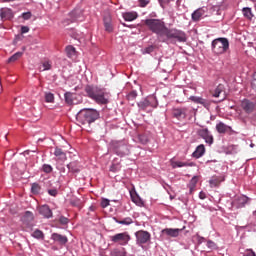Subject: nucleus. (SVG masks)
<instances>
[{"instance_id": "1", "label": "nucleus", "mask_w": 256, "mask_h": 256, "mask_svg": "<svg viewBox=\"0 0 256 256\" xmlns=\"http://www.w3.org/2000/svg\"><path fill=\"white\" fill-rule=\"evenodd\" d=\"M144 24L149 31L156 35L160 43H171L172 45L187 43V33L185 31L177 28H169L160 19H146Z\"/></svg>"}, {"instance_id": "2", "label": "nucleus", "mask_w": 256, "mask_h": 256, "mask_svg": "<svg viewBox=\"0 0 256 256\" xmlns=\"http://www.w3.org/2000/svg\"><path fill=\"white\" fill-rule=\"evenodd\" d=\"M86 97L95 101L97 105H107L111 95L105 90L97 85H86L84 88Z\"/></svg>"}, {"instance_id": "3", "label": "nucleus", "mask_w": 256, "mask_h": 256, "mask_svg": "<svg viewBox=\"0 0 256 256\" xmlns=\"http://www.w3.org/2000/svg\"><path fill=\"white\" fill-rule=\"evenodd\" d=\"M99 119V111L92 108H84L80 110L76 115V120L81 125H91Z\"/></svg>"}, {"instance_id": "4", "label": "nucleus", "mask_w": 256, "mask_h": 256, "mask_svg": "<svg viewBox=\"0 0 256 256\" xmlns=\"http://www.w3.org/2000/svg\"><path fill=\"white\" fill-rule=\"evenodd\" d=\"M110 151H112V153H115V155H118V157H125L131 153V150L129 149V144H127V142L123 140L111 142Z\"/></svg>"}, {"instance_id": "5", "label": "nucleus", "mask_w": 256, "mask_h": 256, "mask_svg": "<svg viewBox=\"0 0 256 256\" xmlns=\"http://www.w3.org/2000/svg\"><path fill=\"white\" fill-rule=\"evenodd\" d=\"M229 49V40L227 38H217L212 41V51L215 55H223Z\"/></svg>"}, {"instance_id": "6", "label": "nucleus", "mask_w": 256, "mask_h": 256, "mask_svg": "<svg viewBox=\"0 0 256 256\" xmlns=\"http://www.w3.org/2000/svg\"><path fill=\"white\" fill-rule=\"evenodd\" d=\"M157 105H159L157 102V98L153 96H149L137 103V106L140 111H147L149 107H153V109H155L157 108Z\"/></svg>"}, {"instance_id": "7", "label": "nucleus", "mask_w": 256, "mask_h": 256, "mask_svg": "<svg viewBox=\"0 0 256 256\" xmlns=\"http://www.w3.org/2000/svg\"><path fill=\"white\" fill-rule=\"evenodd\" d=\"M112 243H118L119 245H127L131 241V236L127 232L118 233L110 237Z\"/></svg>"}, {"instance_id": "8", "label": "nucleus", "mask_w": 256, "mask_h": 256, "mask_svg": "<svg viewBox=\"0 0 256 256\" xmlns=\"http://www.w3.org/2000/svg\"><path fill=\"white\" fill-rule=\"evenodd\" d=\"M137 245H145L151 241V233L145 230H139L135 233Z\"/></svg>"}, {"instance_id": "9", "label": "nucleus", "mask_w": 256, "mask_h": 256, "mask_svg": "<svg viewBox=\"0 0 256 256\" xmlns=\"http://www.w3.org/2000/svg\"><path fill=\"white\" fill-rule=\"evenodd\" d=\"M198 137H201V139H204L205 143L208 145H213L215 142V139L213 138V134H211V131H209V128H202L197 130Z\"/></svg>"}, {"instance_id": "10", "label": "nucleus", "mask_w": 256, "mask_h": 256, "mask_svg": "<svg viewBox=\"0 0 256 256\" xmlns=\"http://www.w3.org/2000/svg\"><path fill=\"white\" fill-rule=\"evenodd\" d=\"M85 16H83V10L81 9H74L68 16L67 24L69 23H77V21H84Z\"/></svg>"}, {"instance_id": "11", "label": "nucleus", "mask_w": 256, "mask_h": 256, "mask_svg": "<svg viewBox=\"0 0 256 256\" xmlns=\"http://www.w3.org/2000/svg\"><path fill=\"white\" fill-rule=\"evenodd\" d=\"M249 201H251V199H249V197L245 195L238 196L236 199L233 200L232 206L236 209H243L245 205L249 204Z\"/></svg>"}, {"instance_id": "12", "label": "nucleus", "mask_w": 256, "mask_h": 256, "mask_svg": "<svg viewBox=\"0 0 256 256\" xmlns=\"http://www.w3.org/2000/svg\"><path fill=\"white\" fill-rule=\"evenodd\" d=\"M189 110L187 107H182V108H174L172 110V115L175 117V119H178V121H183V119H187V112Z\"/></svg>"}, {"instance_id": "13", "label": "nucleus", "mask_w": 256, "mask_h": 256, "mask_svg": "<svg viewBox=\"0 0 256 256\" xmlns=\"http://www.w3.org/2000/svg\"><path fill=\"white\" fill-rule=\"evenodd\" d=\"M183 229H185V227H183L182 229L179 228H165L163 230H161V236L162 237H179V233H181V231H183Z\"/></svg>"}, {"instance_id": "14", "label": "nucleus", "mask_w": 256, "mask_h": 256, "mask_svg": "<svg viewBox=\"0 0 256 256\" xmlns=\"http://www.w3.org/2000/svg\"><path fill=\"white\" fill-rule=\"evenodd\" d=\"M216 131L220 135H225V133H233V128L223 122L216 124Z\"/></svg>"}, {"instance_id": "15", "label": "nucleus", "mask_w": 256, "mask_h": 256, "mask_svg": "<svg viewBox=\"0 0 256 256\" xmlns=\"http://www.w3.org/2000/svg\"><path fill=\"white\" fill-rule=\"evenodd\" d=\"M34 220H35V216L31 211H26L22 216V222L24 225H26V227H33Z\"/></svg>"}, {"instance_id": "16", "label": "nucleus", "mask_w": 256, "mask_h": 256, "mask_svg": "<svg viewBox=\"0 0 256 256\" xmlns=\"http://www.w3.org/2000/svg\"><path fill=\"white\" fill-rule=\"evenodd\" d=\"M52 241L58 243V245H67L69 239L65 235H61L59 233H53L51 235Z\"/></svg>"}, {"instance_id": "17", "label": "nucleus", "mask_w": 256, "mask_h": 256, "mask_svg": "<svg viewBox=\"0 0 256 256\" xmlns=\"http://www.w3.org/2000/svg\"><path fill=\"white\" fill-rule=\"evenodd\" d=\"M38 212L45 217V219H51L53 217V211L49 205L45 204L38 208Z\"/></svg>"}, {"instance_id": "18", "label": "nucleus", "mask_w": 256, "mask_h": 256, "mask_svg": "<svg viewBox=\"0 0 256 256\" xmlns=\"http://www.w3.org/2000/svg\"><path fill=\"white\" fill-rule=\"evenodd\" d=\"M0 17H1L2 21H7L10 19H13V17H14L13 10H11V8H1L0 9Z\"/></svg>"}, {"instance_id": "19", "label": "nucleus", "mask_w": 256, "mask_h": 256, "mask_svg": "<svg viewBox=\"0 0 256 256\" xmlns=\"http://www.w3.org/2000/svg\"><path fill=\"white\" fill-rule=\"evenodd\" d=\"M242 109L245 111V113H253V111H255V102L244 99L242 101Z\"/></svg>"}, {"instance_id": "20", "label": "nucleus", "mask_w": 256, "mask_h": 256, "mask_svg": "<svg viewBox=\"0 0 256 256\" xmlns=\"http://www.w3.org/2000/svg\"><path fill=\"white\" fill-rule=\"evenodd\" d=\"M197 183H199V177L198 176H193L192 179L190 180V182L187 185L190 195H193V193L195 192V189L197 187Z\"/></svg>"}, {"instance_id": "21", "label": "nucleus", "mask_w": 256, "mask_h": 256, "mask_svg": "<svg viewBox=\"0 0 256 256\" xmlns=\"http://www.w3.org/2000/svg\"><path fill=\"white\" fill-rule=\"evenodd\" d=\"M103 21H104L105 31H107L108 33H112L113 24L111 23V15L107 14L106 16H104Z\"/></svg>"}, {"instance_id": "22", "label": "nucleus", "mask_w": 256, "mask_h": 256, "mask_svg": "<svg viewBox=\"0 0 256 256\" xmlns=\"http://www.w3.org/2000/svg\"><path fill=\"white\" fill-rule=\"evenodd\" d=\"M54 155L58 161H67V154L59 147L55 148Z\"/></svg>"}, {"instance_id": "23", "label": "nucleus", "mask_w": 256, "mask_h": 256, "mask_svg": "<svg viewBox=\"0 0 256 256\" xmlns=\"http://www.w3.org/2000/svg\"><path fill=\"white\" fill-rule=\"evenodd\" d=\"M68 170L70 173H80L81 172V165L77 161L70 162L67 165Z\"/></svg>"}, {"instance_id": "24", "label": "nucleus", "mask_w": 256, "mask_h": 256, "mask_svg": "<svg viewBox=\"0 0 256 256\" xmlns=\"http://www.w3.org/2000/svg\"><path fill=\"white\" fill-rule=\"evenodd\" d=\"M205 155V145L200 144L198 147H196V150L193 152L192 157H195V159H199L200 157H203Z\"/></svg>"}, {"instance_id": "25", "label": "nucleus", "mask_w": 256, "mask_h": 256, "mask_svg": "<svg viewBox=\"0 0 256 256\" xmlns=\"http://www.w3.org/2000/svg\"><path fill=\"white\" fill-rule=\"evenodd\" d=\"M223 181H225V179H223L220 176H213L210 180H209V184L210 187H219L221 185V183H223Z\"/></svg>"}, {"instance_id": "26", "label": "nucleus", "mask_w": 256, "mask_h": 256, "mask_svg": "<svg viewBox=\"0 0 256 256\" xmlns=\"http://www.w3.org/2000/svg\"><path fill=\"white\" fill-rule=\"evenodd\" d=\"M65 103L67 105H75V94L72 92H66L64 94Z\"/></svg>"}, {"instance_id": "27", "label": "nucleus", "mask_w": 256, "mask_h": 256, "mask_svg": "<svg viewBox=\"0 0 256 256\" xmlns=\"http://www.w3.org/2000/svg\"><path fill=\"white\" fill-rule=\"evenodd\" d=\"M110 256H127V251L123 247L114 248L111 250Z\"/></svg>"}, {"instance_id": "28", "label": "nucleus", "mask_w": 256, "mask_h": 256, "mask_svg": "<svg viewBox=\"0 0 256 256\" xmlns=\"http://www.w3.org/2000/svg\"><path fill=\"white\" fill-rule=\"evenodd\" d=\"M203 15H205V11L201 8L197 9L192 13V21H201V17H203Z\"/></svg>"}, {"instance_id": "29", "label": "nucleus", "mask_w": 256, "mask_h": 256, "mask_svg": "<svg viewBox=\"0 0 256 256\" xmlns=\"http://www.w3.org/2000/svg\"><path fill=\"white\" fill-rule=\"evenodd\" d=\"M113 221H115V223H118L119 225H132L133 218L126 217L123 220H119L117 219V217H113Z\"/></svg>"}, {"instance_id": "30", "label": "nucleus", "mask_w": 256, "mask_h": 256, "mask_svg": "<svg viewBox=\"0 0 256 256\" xmlns=\"http://www.w3.org/2000/svg\"><path fill=\"white\" fill-rule=\"evenodd\" d=\"M124 21H135L137 19V13L136 12H126L123 14Z\"/></svg>"}, {"instance_id": "31", "label": "nucleus", "mask_w": 256, "mask_h": 256, "mask_svg": "<svg viewBox=\"0 0 256 256\" xmlns=\"http://www.w3.org/2000/svg\"><path fill=\"white\" fill-rule=\"evenodd\" d=\"M226 8H227V5H225V0H221L220 2H217L214 6H212V10L217 11V13H219L221 9H226Z\"/></svg>"}, {"instance_id": "32", "label": "nucleus", "mask_w": 256, "mask_h": 256, "mask_svg": "<svg viewBox=\"0 0 256 256\" xmlns=\"http://www.w3.org/2000/svg\"><path fill=\"white\" fill-rule=\"evenodd\" d=\"M242 13L246 19H249L250 21L251 19H253V11L251 10V8L249 7L243 8Z\"/></svg>"}, {"instance_id": "33", "label": "nucleus", "mask_w": 256, "mask_h": 256, "mask_svg": "<svg viewBox=\"0 0 256 256\" xmlns=\"http://www.w3.org/2000/svg\"><path fill=\"white\" fill-rule=\"evenodd\" d=\"M70 204L72 205V207H77L78 209H81L83 207V201H81V199L79 198H72L70 200Z\"/></svg>"}, {"instance_id": "34", "label": "nucleus", "mask_w": 256, "mask_h": 256, "mask_svg": "<svg viewBox=\"0 0 256 256\" xmlns=\"http://www.w3.org/2000/svg\"><path fill=\"white\" fill-rule=\"evenodd\" d=\"M31 193L32 195H39V193H41V185H39V183H32Z\"/></svg>"}, {"instance_id": "35", "label": "nucleus", "mask_w": 256, "mask_h": 256, "mask_svg": "<svg viewBox=\"0 0 256 256\" xmlns=\"http://www.w3.org/2000/svg\"><path fill=\"white\" fill-rule=\"evenodd\" d=\"M44 99L46 103H55V95L51 92H45Z\"/></svg>"}, {"instance_id": "36", "label": "nucleus", "mask_w": 256, "mask_h": 256, "mask_svg": "<svg viewBox=\"0 0 256 256\" xmlns=\"http://www.w3.org/2000/svg\"><path fill=\"white\" fill-rule=\"evenodd\" d=\"M138 141L142 145H147L149 143V136L147 134H139Z\"/></svg>"}, {"instance_id": "37", "label": "nucleus", "mask_w": 256, "mask_h": 256, "mask_svg": "<svg viewBox=\"0 0 256 256\" xmlns=\"http://www.w3.org/2000/svg\"><path fill=\"white\" fill-rule=\"evenodd\" d=\"M21 57H23V52H16L8 59V63H15V61L21 59Z\"/></svg>"}, {"instance_id": "38", "label": "nucleus", "mask_w": 256, "mask_h": 256, "mask_svg": "<svg viewBox=\"0 0 256 256\" xmlns=\"http://www.w3.org/2000/svg\"><path fill=\"white\" fill-rule=\"evenodd\" d=\"M32 237H34V239H43L45 237V235L43 234V231L36 229L32 233Z\"/></svg>"}, {"instance_id": "39", "label": "nucleus", "mask_w": 256, "mask_h": 256, "mask_svg": "<svg viewBox=\"0 0 256 256\" xmlns=\"http://www.w3.org/2000/svg\"><path fill=\"white\" fill-rule=\"evenodd\" d=\"M42 67L43 68L40 67V71H49V70H51V67H52L51 61L42 62Z\"/></svg>"}, {"instance_id": "40", "label": "nucleus", "mask_w": 256, "mask_h": 256, "mask_svg": "<svg viewBox=\"0 0 256 256\" xmlns=\"http://www.w3.org/2000/svg\"><path fill=\"white\" fill-rule=\"evenodd\" d=\"M222 93H223V85L220 84L214 90L213 97H220Z\"/></svg>"}, {"instance_id": "41", "label": "nucleus", "mask_w": 256, "mask_h": 256, "mask_svg": "<svg viewBox=\"0 0 256 256\" xmlns=\"http://www.w3.org/2000/svg\"><path fill=\"white\" fill-rule=\"evenodd\" d=\"M66 54H67V57H69V58L73 57V55H75V47L67 46L66 47Z\"/></svg>"}, {"instance_id": "42", "label": "nucleus", "mask_w": 256, "mask_h": 256, "mask_svg": "<svg viewBox=\"0 0 256 256\" xmlns=\"http://www.w3.org/2000/svg\"><path fill=\"white\" fill-rule=\"evenodd\" d=\"M42 171H43L44 173H47V174L53 173V166H52V165H49V164H44V165L42 166Z\"/></svg>"}, {"instance_id": "43", "label": "nucleus", "mask_w": 256, "mask_h": 256, "mask_svg": "<svg viewBox=\"0 0 256 256\" xmlns=\"http://www.w3.org/2000/svg\"><path fill=\"white\" fill-rule=\"evenodd\" d=\"M128 101H135L137 99V91L133 90L127 95Z\"/></svg>"}, {"instance_id": "44", "label": "nucleus", "mask_w": 256, "mask_h": 256, "mask_svg": "<svg viewBox=\"0 0 256 256\" xmlns=\"http://www.w3.org/2000/svg\"><path fill=\"white\" fill-rule=\"evenodd\" d=\"M190 100L193 101L194 103H200L201 105H203V103H205V99H203L201 97H197V96H191Z\"/></svg>"}, {"instance_id": "45", "label": "nucleus", "mask_w": 256, "mask_h": 256, "mask_svg": "<svg viewBox=\"0 0 256 256\" xmlns=\"http://www.w3.org/2000/svg\"><path fill=\"white\" fill-rule=\"evenodd\" d=\"M207 247H208V249L213 251V250L217 249V244H215V242H213L212 240H208Z\"/></svg>"}, {"instance_id": "46", "label": "nucleus", "mask_w": 256, "mask_h": 256, "mask_svg": "<svg viewBox=\"0 0 256 256\" xmlns=\"http://www.w3.org/2000/svg\"><path fill=\"white\" fill-rule=\"evenodd\" d=\"M121 170V166H119V164H112L110 166V171H112V173H117V171Z\"/></svg>"}, {"instance_id": "47", "label": "nucleus", "mask_w": 256, "mask_h": 256, "mask_svg": "<svg viewBox=\"0 0 256 256\" xmlns=\"http://www.w3.org/2000/svg\"><path fill=\"white\" fill-rule=\"evenodd\" d=\"M132 201L136 205H139V207H141V205H143V200H141V198L139 196L132 197Z\"/></svg>"}, {"instance_id": "48", "label": "nucleus", "mask_w": 256, "mask_h": 256, "mask_svg": "<svg viewBox=\"0 0 256 256\" xmlns=\"http://www.w3.org/2000/svg\"><path fill=\"white\" fill-rule=\"evenodd\" d=\"M31 17H33V14L31 12L22 13V19H24L25 21H29V19H31Z\"/></svg>"}, {"instance_id": "49", "label": "nucleus", "mask_w": 256, "mask_h": 256, "mask_svg": "<svg viewBox=\"0 0 256 256\" xmlns=\"http://www.w3.org/2000/svg\"><path fill=\"white\" fill-rule=\"evenodd\" d=\"M109 204H110L109 199L104 198V199H102V201H101V208H102V209H105V208L109 207Z\"/></svg>"}, {"instance_id": "50", "label": "nucleus", "mask_w": 256, "mask_h": 256, "mask_svg": "<svg viewBox=\"0 0 256 256\" xmlns=\"http://www.w3.org/2000/svg\"><path fill=\"white\" fill-rule=\"evenodd\" d=\"M251 88L256 91V72L252 75Z\"/></svg>"}, {"instance_id": "51", "label": "nucleus", "mask_w": 256, "mask_h": 256, "mask_svg": "<svg viewBox=\"0 0 256 256\" xmlns=\"http://www.w3.org/2000/svg\"><path fill=\"white\" fill-rule=\"evenodd\" d=\"M243 256H256V253L253 251V249H246L243 253Z\"/></svg>"}, {"instance_id": "52", "label": "nucleus", "mask_w": 256, "mask_h": 256, "mask_svg": "<svg viewBox=\"0 0 256 256\" xmlns=\"http://www.w3.org/2000/svg\"><path fill=\"white\" fill-rule=\"evenodd\" d=\"M59 223H60L61 225H67V223H69V218H67V217H65V216H61V217L59 218Z\"/></svg>"}, {"instance_id": "53", "label": "nucleus", "mask_w": 256, "mask_h": 256, "mask_svg": "<svg viewBox=\"0 0 256 256\" xmlns=\"http://www.w3.org/2000/svg\"><path fill=\"white\" fill-rule=\"evenodd\" d=\"M158 1L162 9H165V5H169V3H171V0H158Z\"/></svg>"}, {"instance_id": "54", "label": "nucleus", "mask_w": 256, "mask_h": 256, "mask_svg": "<svg viewBox=\"0 0 256 256\" xmlns=\"http://www.w3.org/2000/svg\"><path fill=\"white\" fill-rule=\"evenodd\" d=\"M187 165L186 162L177 161L174 163L173 167H187Z\"/></svg>"}, {"instance_id": "55", "label": "nucleus", "mask_w": 256, "mask_h": 256, "mask_svg": "<svg viewBox=\"0 0 256 256\" xmlns=\"http://www.w3.org/2000/svg\"><path fill=\"white\" fill-rule=\"evenodd\" d=\"M58 191H57V189H49L48 190V195H51V197H57V195H58Z\"/></svg>"}, {"instance_id": "56", "label": "nucleus", "mask_w": 256, "mask_h": 256, "mask_svg": "<svg viewBox=\"0 0 256 256\" xmlns=\"http://www.w3.org/2000/svg\"><path fill=\"white\" fill-rule=\"evenodd\" d=\"M153 51H155V47L154 46H148L144 49V53H153Z\"/></svg>"}, {"instance_id": "57", "label": "nucleus", "mask_w": 256, "mask_h": 256, "mask_svg": "<svg viewBox=\"0 0 256 256\" xmlns=\"http://www.w3.org/2000/svg\"><path fill=\"white\" fill-rule=\"evenodd\" d=\"M141 7H147L149 5V1L147 0H138Z\"/></svg>"}, {"instance_id": "58", "label": "nucleus", "mask_w": 256, "mask_h": 256, "mask_svg": "<svg viewBox=\"0 0 256 256\" xmlns=\"http://www.w3.org/2000/svg\"><path fill=\"white\" fill-rule=\"evenodd\" d=\"M205 241V237L197 235V242L198 245H201V243H203Z\"/></svg>"}, {"instance_id": "59", "label": "nucleus", "mask_w": 256, "mask_h": 256, "mask_svg": "<svg viewBox=\"0 0 256 256\" xmlns=\"http://www.w3.org/2000/svg\"><path fill=\"white\" fill-rule=\"evenodd\" d=\"M21 33L22 34L29 33V26H22L21 27Z\"/></svg>"}, {"instance_id": "60", "label": "nucleus", "mask_w": 256, "mask_h": 256, "mask_svg": "<svg viewBox=\"0 0 256 256\" xmlns=\"http://www.w3.org/2000/svg\"><path fill=\"white\" fill-rule=\"evenodd\" d=\"M199 198H200V199H207V194H205V192L201 191V192L199 193Z\"/></svg>"}, {"instance_id": "61", "label": "nucleus", "mask_w": 256, "mask_h": 256, "mask_svg": "<svg viewBox=\"0 0 256 256\" xmlns=\"http://www.w3.org/2000/svg\"><path fill=\"white\" fill-rule=\"evenodd\" d=\"M24 153H25L26 155H29V150L25 151Z\"/></svg>"}, {"instance_id": "62", "label": "nucleus", "mask_w": 256, "mask_h": 256, "mask_svg": "<svg viewBox=\"0 0 256 256\" xmlns=\"http://www.w3.org/2000/svg\"><path fill=\"white\" fill-rule=\"evenodd\" d=\"M250 147H255V144H251Z\"/></svg>"}, {"instance_id": "63", "label": "nucleus", "mask_w": 256, "mask_h": 256, "mask_svg": "<svg viewBox=\"0 0 256 256\" xmlns=\"http://www.w3.org/2000/svg\"><path fill=\"white\" fill-rule=\"evenodd\" d=\"M123 26H124V27H127V25H126V24H123Z\"/></svg>"}]
</instances>
